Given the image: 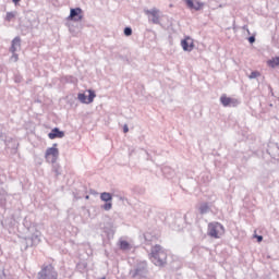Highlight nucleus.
Returning a JSON list of instances; mask_svg holds the SVG:
<instances>
[{
	"mask_svg": "<svg viewBox=\"0 0 279 279\" xmlns=\"http://www.w3.org/2000/svg\"><path fill=\"white\" fill-rule=\"evenodd\" d=\"M149 259L156 267H165L167 265V252L163 251L162 246L155 245L149 254Z\"/></svg>",
	"mask_w": 279,
	"mask_h": 279,
	"instance_id": "1",
	"label": "nucleus"
},
{
	"mask_svg": "<svg viewBox=\"0 0 279 279\" xmlns=\"http://www.w3.org/2000/svg\"><path fill=\"white\" fill-rule=\"evenodd\" d=\"M40 239H43V233L38 230V227L31 226L25 235L26 247H29V245H38Z\"/></svg>",
	"mask_w": 279,
	"mask_h": 279,
	"instance_id": "2",
	"label": "nucleus"
},
{
	"mask_svg": "<svg viewBox=\"0 0 279 279\" xmlns=\"http://www.w3.org/2000/svg\"><path fill=\"white\" fill-rule=\"evenodd\" d=\"M207 234L211 239H221L226 234V228L219 222H210L208 225Z\"/></svg>",
	"mask_w": 279,
	"mask_h": 279,
	"instance_id": "3",
	"label": "nucleus"
},
{
	"mask_svg": "<svg viewBox=\"0 0 279 279\" xmlns=\"http://www.w3.org/2000/svg\"><path fill=\"white\" fill-rule=\"evenodd\" d=\"M58 158H60V150L58 144H53L52 147L46 149L45 159L50 165H54V162H58Z\"/></svg>",
	"mask_w": 279,
	"mask_h": 279,
	"instance_id": "4",
	"label": "nucleus"
},
{
	"mask_svg": "<svg viewBox=\"0 0 279 279\" xmlns=\"http://www.w3.org/2000/svg\"><path fill=\"white\" fill-rule=\"evenodd\" d=\"M38 279H58V272L53 266L48 265L38 272Z\"/></svg>",
	"mask_w": 279,
	"mask_h": 279,
	"instance_id": "5",
	"label": "nucleus"
},
{
	"mask_svg": "<svg viewBox=\"0 0 279 279\" xmlns=\"http://www.w3.org/2000/svg\"><path fill=\"white\" fill-rule=\"evenodd\" d=\"M146 16H148V21L154 25H160V10L153 8L144 11Z\"/></svg>",
	"mask_w": 279,
	"mask_h": 279,
	"instance_id": "6",
	"label": "nucleus"
},
{
	"mask_svg": "<svg viewBox=\"0 0 279 279\" xmlns=\"http://www.w3.org/2000/svg\"><path fill=\"white\" fill-rule=\"evenodd\" d=\"M87 93H88V97H86V94H82V93L77 95V99L78 101H81V104L88 105L95 101V97H97V94H95V90L88 89Z\"/></svg>",
	"mask_w": 279,
	"mask_h": 279,
	"instance_id": "7",
	"label": "nucleus"
},
{
	"mask_svg": "<svg viewBox=\"0 0 279 279\" xmlns=\"http://www.w3.org/2000/svg\"><path fill=\"white\" fill-rule=\"evenodd\" d=\"M84 16L82 15V9L75 8L70 10V15L66 17L68 21H74V23H80Z\"/></svg>",
	"mask_w": 279,
	"mask_h": 279,
	"instance_id": "8",
	"label": "nucleus"
},
{
	"mask_svg": "<svg viewBox=\"0 0 279 279\" xmlns=\"http://www.w3.org/2000/svg\"><path fill=\"white\" fill-rule=\"evenodd\" d=\"M130 274L132 278H136V276H140V278H145V276H147V264L143 263L135 270H131Z\"/></svg>",
	"mask_w": 279,
	"mask_h": 279,
	"instance_id": "9",
	"label": "nucleus"
},
{
	"mask_svg": "<svg viewBox=\"0 0 279 279\" xmlns=\"http://www.w3.org/2000/svg\"><path fill=\"white\" fill-rule=\"evenodd\" d=\"M181 47L183 51H193L195 49V43L193 41V38L185 37L183 40H181Z\"/></svg>",
	"mask_w": 279,
	"mask_h": 279,
	"instance_id": "10",
	"label": "nucleus"
},
{
	"mask_svg": "<svg viewBox=\"0 0 279 279\" xmlns=\"http://www.w3.org/2000/svg\"><path fill=\"white\" fill-rule=\"evenodd\" d=\"M220 102L222 104V106H225V108H228V106H239V100H236L235 98H230L228 96H221Z\"/></svg>",
	"mask_w": 279,
	"mask_h": 279,
	"instance_id": "11",
	"label": "nucleus"
},
{
	"mask_svg": "<svg viewBox=\"0 0 279 279\" xmlns=\"http://www.w3.org/2000/svg\"><path fill=\"white\" fill-rule=\"evenodd\" d=\"M48 137L50 138V141H53L56 138H64V131H60V129L54 128L48 134Z\"/></svg>",
	"mask_w": 279,
	"mask_h": 279,
	"instance_id": "12",
	"label": "nucleus"
},
{
	"mask_svg": "<svg viewBox=\"0 0 279 279\" xmlns=\"http://www.w3.org/2000/svg\"><path fill=\"white\" fill-rule=\"evenodd\" d=\"M185 3L191 10H202L204 8V3L197 0H185Z\"/></svg>",
	"mask_w": 279,
	"mask_h": 279,
	"instance_id": "13",
	"label": "nucleus"
},
{
	"mask_svg": "<svg viewBox=\"0 0 279 279\" xmlns=\"http://www.w3.org/2000/svg\"><path fill=\"white\" fill-rule=\"evenodd\" d=\"M21 49V37H15L11 41L10 52L16 53Z\"/></svg>",
	"mask_w": 279,
	"mask_h": 279,
	"instance_id": "14",
	"label": "nucleus"
},
{
	"mask_svg": "<svg viewBox=\"0 0 279 279\" xmlns=\"http://www.w3.org/2000/svg\"><path fill=\"white\" fill-rule=\"evenodd\" d=\"M268 66L271 69H276V66H279V57L272 58L267 61Z\"/></svg>",
	"mask_w": 279,
	"mask_h": 279,
	"instance_id": "15",
	"label": "nucleus"
},
{
	"mask_svg": "<svg viewBox=\"0 0 279 279\" xmlns=\"http://www.w3.org/2000/svg\"><path fill=\"white\" fill-rule=\"evenodd\" d=\"M210 211V206H208V203H203L199 207L201 215H207V213Z\"/></svg>",
	"mask_w": 279,
	"mask_h": 279,
	"instance_id": "16",
	"label": "nucleus"
},
{
	"mask_svg": "<svg viewBox=\"0 0 279 279\" xmlns=\"http://www.w3.org/2000/svg\"><path fill=\"white\" fill-rule=\"evenodd\" d=\"M101 202H112V194L104 192L100 194Z\"/></svg>",
	"mask_w": 279,
	"mask_h": 279,
	"instance_id": "17",
	"label": "nucleus"
},
{
	"mask_svg": "<svg viewBox=\"0 0 279 279\" xmlns=\"http://www.w3.org/2000/svg\"><path fill=\"white\" fill-rule=\"evenodd\" d=\"M256 77H260V72L254 71L248 75V80H256Z\"/></svg>",
	"mask_w": 279,
	"mask_h": 279,
	"instance_id": "18",
	"label": "nucleus"
},
{
	"mask_svg": "<svg viewBox=\"0 0 279 279\" xmlns=\"http://www.w3.org/2000/svg\"><path fill=\"white\" fill-rule=\"evenodd\" d=\"M16 16V13L14 12H8L5 16V21H12Z\"/></svg>",
	"mask_w": 279,
	"mask_h": 279,
	"instance_id": "19",
	"label": "nucleus"
},
{
	"mask_svg": "<svg viewBox=\"0 0 279 279\" xmlns=\"http://www.w3.org/2000/svg\"><path fill=\"white\" fill-rule=\"evenodd\" d=\"M10 62H19V53L12 52V56L10 58Z\"/></svg>",
	"mask_w": 279,
	"mask_h": 279,
	"instance_id": "20",
	"label": "nucleus"
},
{
	"mask_svg": "<svg viewBox=\"0 0 279 279\" xmlns=\"http://www.w3.org/2000/svg\"><path fill=\"white\" fill-rule=\"evenodd\" d=\"M104 210H112V202H106L105 205H102Z\"/></svg>",
	"mask_w": 279,
	"mask_h": 279,
	"instance_id": "21",
	"label": "nucleus"
},
{
	"mask_svg": "<svg viewBox=\"0 0 279 279\" xmlns=\"http://www.w3.org/2000/svg\"><path fill=\"white\" fill-rule=\"evenodd\" d=\"M120 247L121 250H128L130 247V243H128V241H121Z\"/></svg>",
	"mask_w": 279,
	"mask_h": 279,
	"instance_id": "22",
	"label": "nucleus"
},
{
	"mask_svg": "<svg viewBox=\"0 0 279 279\" xmlns=\"http://www.w3.org/2000/svg\"><path fill=\"white\" fill-rule=\"evenodd\" d=\"M124 36H132V27L124 28Z\"/></svg>",
	"mask_w": 279,
	"mask_h": 279,
	"instance_id": "23",
	"label": "nucleus"
},
{
	"mask_svg": "<svg viewBox=\"0 0 279 279\" xmlns=\"http://www.w3.org/2000/svg\"><path fill=\"white\" fill-rule=\"evenodd\" d=\"M248 43H251V44L256 43V37H255V36H251V37L248 38Z\"/></svg>",
	"mask_w": 279,
	"mask_h": 279,
	"instance_id": "24",
	"label": "nucleus"
},
{
	"mask_svg": "<svg viewBox=\"0 0 279 279\" xmlns=\"http://www.w3.org/2000/svg\"><path fill=\"white\" fill-rule=\"evenodd\" d=\"M123 132L124 134H128L130 132V128H128V124H124Z\"/></svg>",
	"mask_w": 279,
	"mask_h": 279,
	"instance_id": "25",
	"label": "nucleus"
},
{
	"mask_svg": "<svg viewBox=\"0 0 279 279\" xmlns=\"http://www.w3.org/2000/svg\"><path fill=\"white\" fill-rule=\"evenodd\" d=\"M255 239H257L258 243L263 242V235H255Z\"/></svg>",
	"mask_w": 279,
	"mask_h": 279,
	"instance_id": "26",
	"label": "nucleus"
},
{
	"mask_svg": "<svg viewBox=\"0 0 279 279\" xmlns=\"http://www.w3.org/2000/svg\"><path fill=\"white\" fill-rule=\"evenodd\" d=\"M243 29H245V32H247V34H250V28H247V25L243 26Z\"/></svg>",
	"mask_w": 279,
	"mask_h": 279,
	"instance_id": "27",
	"label": "nucleus"
},
{
	"mask_svg": "<svg viewBox=\"0 0 279 279\" xmlns=\"http://www.w3.org/2000/svg\"><path fill=\"white\" fill-rule=\"evenodd\" d=\"M0 279H5V275H3V272H0Z\"/></svg>",
	"mask_w": 279,
	"mask_h": 279,
	"instance_id": "28",
	"label": "nucleus"
},
{
	"mask_svg": "<svg viewBox=\"0 0 279 279\" xmlns=\"http://www.w3.org/2000/svg\"><path fill=\"white\" fill-rule=\"evenodd\" d=\"M12 1H13V3L16 4V3H19V1H21V0H12Z\"/></svg>",
	"mask_w": 279,
	"mask_h": 279,
	"instance_id": "29",
	"label": "nucleus"
},
{
	"mask_svg": "<svg viewBox=\"0 0 279 279\" xmlns=\"http://www.w3.org/2000/svg\"><path fill=\"white\" fill-rule=\"evenodd\" d=\"M85 199H90V196L86 195V196H85Z\"/></svg>",
	"mask_w": 279,
	"mask_h": 279,
	"instance_id": "30",
	"label": "nucleus"
},
{
	"mask_svg": "<svg viewBox=\"0 0 279 279\" xmlns=\"http://www.w3.org/2000/svg\"><path fill=\"white\" fill-rule=\"evenodd\" d=\"M101 279H106V278L104 277V278H101Z\"/></svg>",
	"mask_w": 279,
	"mask_h": 279,
	"instance_id": "31",
	"label": "nucleus"
}]
</instances>
